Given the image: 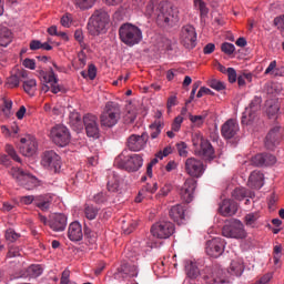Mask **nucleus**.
<instances>
[{
	"mask_svg": "<svg viewBox=\"0 0 284 284\" xmlns=\"http://www.w3.org/2000/svg\"><path fill=\"white\" fill-rule=\"evenodd\" d=\"M265 181V176L261 171H253L248 178V185L253 190H261L263 187Z\"/></svg>",
	"mask_w": 284,
	"mask_h": 284,
	"instance_id": "nucleus-27",
	"label": "nucleus"
},
{
	"mask_svg": "<svg viewBox=\"0 0 284 284\" xmlns=\"http://www.w3.org/2000/svg\"><path fill=\"white\" fill-rule=\"evenodd\" d=\"M41 165L47 168V170H53V172H59L61 170V156L57 154L53 150L45 151L42 154Z\"/></svg>",
	"mask_w": 284,
	"mask_h": 284,
	"instance_id": "nucleus-14",
	"label": "nucleus"
},
{
	"mask_svg": "<svg viewBox=\"0 0 284 284\" xmlns=\"http://www.w3.org/2000/svg\"><path fill=\"white\" fill-rule=\"evenodd\" d=\"M84 237L88 239L90 245H94V243H97V236L94 235V232L88 226H84Z\"/></svg>",
	"mask_w": 284,
	"mask_h": 284,
	"instance_id": "nucleus-53",
	"label": "nucleus"
},
{
	"mask_svg": "<svg viewBox=\"0 0 284 284\" xmlns=\"http://www.w3.org/2000/svg\"><path fill=\"white\" fill-rule=\"evenodd\" d=\"M176 148L180 156H187V144L185 142L178 143Z\"/></svg>",
	"mask_w": 284,
	"mask_h": 284,
	"instance_id": "nucleus-57",
	"label": "nucleus"
},
{
	"mask_svg": "<svg viewBox=\"0 0 284 284\" xmlns=\"http://www.w3.org/2000/svg\"><path fill=\"white\" fill-rule=\"evenodd\" d=\"M251 163L255 168H267L276 163V156L272 153H258L251 159Z\"/></svg>",
	"mask_w": 284,
	"mask_h": 284,
	"instance_id": "nucleus-20",
	"label": "nucleus"
},
{
	"mask_svg": "<svg viewBox=\"0 0 284 284\" xmlns=\"http://www.w3.org/2000/svg\"><path fill=\"white\" fill-rule=\"evenodd\" d=\"M6 239L9 241V243H14L16 241H19L21 239V234L16 233L13 229H8L6 231Z\"/></svg>",
	"mask_w": 284,
	"mask_h": 284,
	"instance_id": "nucleus-48",
	"label": "nucleus"
},
{
	"mask_svg": "<svg viewBox=\"0 0 284 284\" xmlns=\"http://www.w3.org/2000/svg\"><path fill=\"white\" fill-rule=\"evenodd\" d=\"M273 277L274 275L272 273H266L255 284H268Z\"/></svg>",
	"mask_w": 284,
	"mask_h": 284,
	"instance_id": "nucleus-63",
	"label": "nucleus"
},
{
	"mask_svg": "<svg viewBox=\"0 0 284 284\" xmlns=\"http://www.w3.org/2000/svg\"><path fill=\"white\" fill-rule=\"evenodd\" d=\"M170 219L174 221V223H178V225H181L183 221H185V207L181 204H176L172 206L169 211Z\"/></svg>",
	"mask_w": 284,
	"mask_h": 284,
	"instance_id": "nucleus-26",
	"label": "nucleus"
},
{
	"mask_svg": "<svg viewBox=\"0 0 284 284\" xmlns=\"http://www.w3.org/2000/svg\"><path fill=\"white\" fill-rule=\"evenodd\" d=\"M283 141V133H281V125L272 128L265 136L264 145L266 150H274Z\"/></svg>",
	"mask_w": 284,
	"mask_h": 284,
	"instance_id": "nucleus-18",
	"label": "nucleus"
},
{
	"mask_svg": "<svg viewBox=\"0 0 284 284\" xmlns=\"http://www.w3.org/2000/svg\"><path fill=\"white\" fill-rule=\"evenodd\" d=\"M28 273L30 274V276H32V278H37L41 276V274H43V268L39 264H32L31 266H29Z\"/></svg>",
	"mask_w": 284,
	"mask_h": 284,
	"instance_id": "nucleus-45",
	"label": "nucleus"
},
{
	"mask_svg": "<svg viewBox=\"0 0 284 284\" xmlns=\"http://www.w3.org/2000/svg\"><path fill=\"white\" fill-rule=\"evenodd\" d=\"M99 214V209L95 207L94 205H85L84 207V216L89 221H94Z\"/></svg>",
	"mask_w": 284,
	"mask_h": 284,
	"instance_id": "nucleus-41",
	"label": "nucleus"
},
{
	"mask_svg": "<svg viewBox=\"0 0 284 284\" xmlns=\"http://www.w3.org/2000/svg\"><path fill=\"white\" fill-rule=\"evenodd\" d=\"M245 271V266L241 262L233 261L230 265V274L232 276H242L243 272Z\"/></svg>",
	"mask_w": 284,
	"mask_h": 284,
	"instance_id": "nucleus-38",
	"label": "nucleus"
},
{
	"mask_svg": "<svg viewBox=\"0 0 284 284\" xmlns=\"http://www.w3.org/2000/svg\"><path fill=\"white\" fill-rule=\"evenodd\" d=\"M7 256L8 258H17V256H21V251L17 246H11Z\"/></svg>",
	"mask_w": 284,
	"mask_h": 284,
	"instance_id": "nucleus-61",
	"label": "nucleus"
},
{
	"mask_svg": "<svg viewBox=\"0 0 284 284\" xmlns=\"http://www.w3.org/2000/svg\"><path fill=\"white\" fill-rule=\"evenodd\" d=\"M219 212L222 216H234L239 212V204L234 200H223Z\"/></svg>",
	"mask_w": 284,
	"mask_h": 284,
	"instance_id": "nucleus-23",
	"label": "nucleus"
},
{
	"mask_svg": "<svg viewBox=\"0 0 284 284\" xmlns=\"http://www.w3.org/2000/svg\"><path fill=\"white\" fill-rule=\"evenodd\" d=\"M6 152L13 159V161H17V163H21V158H19V154H17V151L10 144L6 145Z\"/></svg>",
	"mask_w": 284,
	"mask_h": 284,
	"instance_id": "nucleus-55",
	"label": "nucleus"
},
{
	"mask_svg": "<svg viewBox=\"0 0 284 284\" xmlns=\"http://www.w3.org/2000/svg\"><path fill=\"white\" fill-rule=\"evenodd\" d=\"M196 180L189 178L180 189V196L184 203H192L194 201V192L196 191Z\"/></svg>",
	"mask_w": 284,
	"mask_h": 284,
	"instance_id": "nucleus-17",
	"label": "nucleus"
},
{
	"mask_svg": "<svg viewBox=\"0 0 284 284\" xmlns=\"http://www.w3.org/2000/svg\"><path fill=\"white\" fill-rule=\"evenodd\" d=\"M209 85L210 88H212V90H216V92H221L222 90H225V83L216 79L211 80Z\"/></svg>",
	"mask_w": 284,
	"mask_h": 284,
	"instance_id": "nucleus-52",
	"label": "nucleus"
},
{
	"mask_svg": "<svg viewBox=\"0 0 284 284\" xmlns=\"http://www.w3.org/2000/svg\"><path fill=\"white\" fill-rule=\"evenodd\" d=\"M99 118L92 113H88L83 116V126L85 128L87 136L90 139H99Z\"/></svg>",
	"mask_w": 284,
	"mask_h": 284,
	"instance_id": "nucleus-15",
	"label": "nucleus"
},
{
	"mask_svg": "<svg viewBox=\"0 0 284 284\" xmlns=\"http://www.w3.org/2000/svg\"><path fill=\"white\" fill-rule=\"evenodd\" d=\"M148 143V133L132 134L128 138L126 145L131 152H141Z\"/></svg>",
	"mask_w": 284,
	"mask_h": 284,
	"instance_id": "nucleus-19",
	"label": "nucleus"
},
{
	"mask_svg": "<svg viewBox=\"0 0 284 284\" xmlns=\"http://www.w3.org/2000/svg\"><path fill=\"white\" fill-rule=\"evenodd\" d=\"M52 203V196L51 195H37L36 196V206L39 207V210L45 211L50 210V204Z\"/></svg>",
	"mask_w": 284,
	"mask_h": 284,
	"instance_id": "nucleus-31",
	"label": "nucleus"
},
{
	"mask_svg": "<svg viewBox=\"0 0 284 284\" xmlns=\"http://www.w3.org/2000/svg\"><path fill=\"white\" fill-rule=\"evenodd\" d=\"M185 272L186 276L191 278L192 281L199 278L201 276V271L199 270V266H196V263L194 262H189L185 265Z\"/></svg>",
	"mask_w": 284,
	"mask_h": 284,
	"instance_id": "nucleus-34",
	"label": "nucleus"
},
{
	"mask_svg": "<svg viewBox=\"0 0 284 284\" xmlns=\"http://www.w3.org/2000/svg\"><path fill=\"white\" fill-rule=\"evenodd\" d=\"M9 174L14 179L18 185H21L24 190H37V187L41 185V180H38L37 176L32 175L30 172L23 171V169L12 168Z\"/></svg>",
	"mask_w": 284,
	"mask_h": 284,
	"instance_id": "nucleus-4",
	"label": "nucleus"
},
{
	"mask_svg": "<svg viewBox=\"0 0 284 284\" xmlns=\"http://www.w3.org/2000/svg\"><path fill=\"white\" fill-rule=\"evenodd\" d=\"M37 88V80L30 79L23 81V90L27 92V94H34V90Z\"/></svg>",
	"mask_w": 284,
	"mask_h": 284,
	"instance_id": "nucleus-42",
	"label": "nucleus"
},
{
	"mask_svg": "<svg viewBox=\"0 0 284 284\" xmlns=\"http://www.w3.org/2000/svg\"><path fill=\"white\" fill-rule=\"evenodd\" d=\"M181 123H183V116L178 115L172 123L171 130L173 132H179V130H181Z\"/></svg>",
	"mask_w": 284,
	"mask_h": 284,
	"instance_id": "nucleus-58",
	"label": "nucleus"
},
{
	"mask_svg": "<svg viewBox=\"0 0 284 284\" xmlns=\"http://www.w3.org/2000/svg\"><path fill=\"white\" fill-rule=\"evenodd\" d=\"M174 223L165 220H161L152 225L151 234L155 239H170L174 234Z\"/></svg>",
	"mask_w": 284,
	"mask_h": 284,
	"instance_id": "nucleus-9",
	"label": "nucleus"
},
{
	"mask_svg": "<svg viewBox=\"0 0 284 284\" xmlns=\"http://www.w3.org/2000/svg\"><path fill=\"white\" fill-rule=\"evenodd\" d=\"M12 43V32L8 30V27H0V45L8 48Z\"/></svg>",
	"mask_w": 284,
	"mask_h": 284,
	"instance_id": "nucleus-32",
	"label": "nucleus"
},
{
	"mask_svg": "<svg viewBox=\"0 0 284 284\" xmlns=\"http://www.w3.org/2000/svg\"><path fill=\"white\" fill-rule=\"evenodd\" d=\"M119 37L120 41H122L124 45H129V48H132L141 43L143 39V32L140 30L139 27L126 22L121 24V27L119 28Z\"/></svg>",
	"mask_w": 284,
	"mask_h": 284,
	"instance_id": "nucleus-2",
	"label": "nucleus"
},
{
	"mask_svg": "<svg viewBox=\"0 0 284 284\" xmlns=\"http://www.w3.org/2000/svg\"><path fill=\"white\" fill-rule=\"evenodd\" d=\"M136 121V111L134 109H129L124 115V123L130 125V123H134Z\"/></svg>",
	"mask_w": 284,
	"mask_h": 284,
	"instance_id": "nucleus-51",
	"label": "nucleus"
},
{
	"mask_svg": "<svg viewBox=\"0 0 284 284\" xmlns=\"http://www.w3.org/2000/svg\"><path fill=\"white\" fill-rule=\"evenodd\" d=\"M195 8H199L200 10V17L201 19H205L207 14H210V9L207 8V4L203 0H194Z\"/></svg>",
	"mask_w": 284,
	"mask_h": 284,
	"instance_id": "nucleus-40",
	"label": "nucleus"
},
{
	"mask_svg": "<svg viewBox=\"0 0 284 284\" xmlns=\"http://www.w3.org/2000/svg\"><path fill=\"white\" fill-rule=\"evenodd\" d=\"M110 23V14L103 9L95 10L89 19L88 32L91 37H99L105 30V26Z\"/></svg>",
	"mask_w": 284,
	"mask_h": 284,
	"instance_id": "nucleus-3",
	"label": "nucleus"
},
{
	"mask_svg": "<svg viewBox=\"0 0 284 284\" xmlns=\"http://www.w3.org/2000/svg\"><path fill=\"white\" fill-rule=\"evenodd\" d=\"M39 77H40L42 83L51 84V92L53 94H59V92H62L63 94H65V92H68V90L65 89V87H63V84H58L59 78H57V74H54V70L50 69L49 73L41 70L39 72Z\"/></svg>",
	"mask_w": 284,
	"mask_h": 284,
	"instance_id": "nucleus-11",
	"label": "nucleus"
},
{
	"mask_svg": "<svg viewBox=\"0 0 284 284\" xmlns=\"http://www.w3.org/2000/svg\"><path fill=\"white\" fill-rule=\"evenodd\" d=\"M174 41L170 40L168 37L159 36L156 38V45L159 50H165L168 52L172 51L174 45Z\"/></svg>",
	"mask_w": 284,
	"mask_h": 284,
	"instance_id": "nucleus-33",
	"label": "nucleus"
},
{
	"mask_svg": "<svg viewBox=\"0 0 284 284\" xmlns=\"http://www.w3.org/2000/svg\"><path fill=\"white\" fill-rule=\"evenodd\" d=\"M222 236H225L226 239H245L247 233L245 232L243 222L236 219H231L225 222V225L222 229Z\"/></svg>",
	"mask_w": 284,
	"mask_h": 284,
	"instance_id": "nucleus-7",
	"label": "nucleus"
},
{
	"mask_svg": "<svg viewBox=\"0 0 284 284\" xmlns=\"http://www.w3.org/2000/svg\"><path fill=\"white\" fill-rule=\"evenodd\" d=\"M106 187L109 192H119L120 182L115 172H111L108 176Z\"/></svg>",
	"mask_w": 284,
	"mask_h": 284,
	"instance_id": "nucleus-35",
	"label": "nucleus"
},
{
	"mask_svg": "<svg viewBox=\"0 0 284 284\" xmlns=\"http://www.w3.org/2000/svg\"><path fill=\"white\" fill-rule=\"evenodd\" d=\"M136 225L138 224L135 221H131L129 224L125 223V221H123V225H122L123 233L126 235L132 233L133 231L136 230Z\"/></svg>",
	"mask_w": 284,
	"mask_h": 284,
	"instance_id": "nucleus-54",
	"label": "nucleus"
},
{
	"mask_svg": "<svg viewBox=\"0 0 284 284\" xmlns=\"http://www.w3.org/2000/svg\"><path fill=\"white\" fill-rule=\"evenodd\" d=\"M118 168L125 170L126 172H139L143 168V155L131 154L124 156L118 161Z\"/></svg>",
	"mask_w": 284,
	"mask_h": 284,
	"instance_id": "nucleus-8",
	"label": "nucleus"
},
{
	"mask_svg": "<svg viewBox=\"0 0 284 284\" xmlns=\"http://www.w3.org/2000/svg\"><path fill=\"white\" fill-rule=\"evenodd\" d=\"M68 239L73 243H79V241L83 240V227L79 222H72L69 225Z\"/></svg>",
	"mask_w": 284,
	"mask_h": 284,
	"instance_id": "nucleus-25",
	"label": "nucleus"
},
{
	"mask_svg": "<svg viewBox=\"0 0 284 284\" xmlns=\"http://www.w3.org/2000/svg\"><path fill=\"white\" fill-rule=\"evenodd\" d=\"M97 0H74V3L80 10H90Z\"/></svg>",
	"mask_w": 284,
	"mask_h": 284,
	"instance_id": "nucleus-46",
	"label": "nucleus"
},
{
	"mask_svg": "<svg viewBox=\"0 0 284 284\" xmlns=\"http://www.w3.org/2000/svg\"><path fill=\"white\" fill-rule=\"evenodd\" d=\"M180 41L186 50H194V48H196V29L194 26L186 24L182 27Z\"/></svg>",
	"mask_w": 284,
	"mask_h": 284,
	"instance_id": "nucleus-10",
	"label": "nucleus"
},
{
	"mask_svg": "<svg viewBox=\"0 0 284 284\" xmlns=\"http://www.w3.org/2000/svg\"><path fill=\"white\" fill-rule=\"evenodd\" d=\"M214 275L217 284H230L233 281L230 270L215 268Z\"/></svg>",
	"mask_w": 284,
	"mask_h": 284,
	"instance_id": "nucleus-28",
	"label": "nucleus"
},
{
	"mask_svg": "<svg viewBox=\"0 0 284 284\" xmlns=\"http://www.w3.org/2000/svg\"><path fill=\"white\" fill-rule=\"evenodd\" d=\"M266 114L268 119H275V116L278 114L281 106L278 105V102L271 100L266 102Z\"/></svg>",
	"mask_w": 284,
	"mask_h": 284,
	"instance_id": "nucleus-36",
	"label": "nucleus"
},
{
	"mask_svg": "<svg viewBox=\"0 0 284 284\" xmlns=\"http://www.w3.org/2000/svg\"><path fill=\"white\" fill-rule=\"evenodd\" d=\"M19 150L23 156H34L37 150H39L37 138L28 135L27 138L20 139Z\"/></svg>",
	"mask_w": 284,
	"mask_h": 284,
	"instance_id": "nucleus-16",
	"label": "nucleus"
},
{
	"mask_svg": "<svg viewBox=\"0 0 284 284\" xmlns=\"http://www.w3.org/2000/svg\"><path fill=\"white\" fill-rule=\"evenodd\" d=\"M122 272L123 274H126V276H130L131 278H134V276L139 275V272L136 271V266L130 265V264H124L122 266Z\"/></svg>",
	"mask_w": 284,
	"mask_h": 284,
	"instance_id": "nucleus-44",
	"label": "nucleus"
},
{
	"mask_svg": "<svg viewBox=\"0 0 284 284\" xmlns=\"http://www.w3.org/2000/svg\"><path fill=\"white\" fill-rule=\"evenodd\" d=\"M19 83H21V80L19 79V75L17 74V72L14 74H11L8 79H7V85L8 88H19Z\"/></svg>",
	"mask_w": 284,
	"mask_h": 284,
	"instance_id": "nucleus-49",
	"label": "nucleus"
},
{
	"mask_svg": "<svg viewBox=\"0 0 284 284\" xmlns=\"http://www.w3.org/2000/svg\"><path fill=\"white\" fill-rule=\"evenodd\" d=\"M199 156H202L207 163H212L216 159V153L214 152V146L209 140L202 141L200 150L197 151Z\"/></svg>",
	"mask_w": 284,
	"mask_h": 284,
	"instance_id": "nucleus-22",
	"label": "nucleus"
},
{
	"mask_svg": "<svg viewBox=\"0 0 284 284\" xmlns=\"http://www.w3.org/2000/svg\"><path fill=\"white\" fill-rule=\"evenodd\" d=\"M260 216L261 215H258V213L246 214L244 217L245 225H247L250 227H254V225H256V222L258 221Z\"/></svg>",
	"mask_w": 284,
	"mask_h": 284,
	"instance_id": "nucleus-43",
	"label": "nucleus"
},
{
	"mask_svg": "<svg viewBox=\"0 0 284 284\" xmlns=\"http://www.w3.org/2000/svg\"><path fill=\"white\" fill-rule=\"evenodd\" d=\"M205 252L207 256L219 258V256H222L223 252H225V240L221 237L209 240L205 244Z\"/></svg>",
	"mask_w": 284,
	"mask_h": 284,
	"instance_id": "nucleus-12",
	"label": "nucleus"
},
{
	"mask_svg": "<svg viewBox=\"0 0 284 284\" xmlns=\"http://www.w3.org/2000/svg\"><path fill=\"white\" fill-rule=\"evenodd\" d=\"M261 103H263L261 97L255 95L246 109L251 110L252 112H258V110H261Z\"/></svg>",
	"mask_w": 284,
	"mask_h": 284,
	"instance_id": "nucleus-47",
	"label": "nucleus"
},
{
	"mask_svg": "<svg viewBox=\"0 0 284 284\" xmlns=\"http://www.w3.org/2000/svg\"><path fill=\"white\" fill-rule=\"evenodd\" d=\"M69 283H70V270L65 268L62 272L60 284H69Z\"/></svg>",
	"mask_w": 284,
	"mask_h": 284,
	"instance_id": "nucleus-64",
	"label": "nucleus"
},
{
	"mask_svg": "<svg viewBox=\"0 0 284 284\" xmlns=\"http://www.w3.org/2000/svg\"><path fill=\"white\" fill-rule=\"evenodd\" d=\"M121 119V105L116 102H108L100 116V123L104 128H114Z\"/></svg>",
	"mask_w": 284,
	"mask_h": 284,
	"instance_id": "nucleus-5",
	"label": "nucleus"
},
{
	"mask_svg": "<svg viewBox=\"0 0 284 284\" xmlns=\"http://www.w3.org/2000/svg\"><path fill=\"white\" fill-rule=\"evenodd\" d=\"M22 65L24 68H28L29 70H36L37 62L34 61V59L26 58L22 62Z\"/></svg>",
	"mask_w": 284,
	"mask_h": 284,
	"instance_id": "nucleus-60",
	"label": "nucleus"
},
{
	"mask_svg": "<svg viewBox=\"0 0 284 284\" xmlns=\"http://www.w3.org/2000/svg\"><path fill=\"white\" fill-rule=\"evenodd\" d=\"M68 226V217L64 214H55L50 217V229L53 232H63Z\"/></svg>",
	"mask_w": 284,
	"mask_h": 284,
	"instance_id": "nucleus-24",
	"label": "nucleus"
},
{
	"mask_svg": "<svg viewBox=\"0 0 284 284\" xmlns=\"http://www.w3.org/2000/svg\"><path fill=\"white\" fill-rule=\"evenodd\" d=\"M151 132V139H159V134H161V131L163 128H165V123L161 120H155L152 124L149 125Z\"/></svg>",
	"mask_w": 284,
	"mask_h": 284,
	"instance_id": "nucleus-37",
	"label": "nucleus"
},
{
	"mask_svg": "<svg viewBox=\"0 0 284 284\" xmlns=\"http://www.w3.org/2000/svg\"><path fill=\"white\" fill-rule=\"evenodd\" d=\"M69 123L75 132H81L83 130V120L81 119V113L77 111L70 113Z\"/></svg>",
	"mask_w": 284,
	"mask_h": 284,
	"instance_id": "nucleus-30",
	"label": "nucleus"
},
{
	"mask_svg": "<svg viewBox=\"0 0 284 284\" xmlns=\"http://www.w3.org/2000/svg\"><path fill=\"white\" fill-rule=\"evenodd\" d=\"M179 8L168 0H162L154 12L156 24L160 28H174L179 23Z\"/></svg>",
	"mask_w": 284,
	"mask_h": 284,
	"instance_id": "nucleus-1",
	"label": "nucleus"
},
{
	"mask_svg": "<svg viewBox=\"0 0 284 284\" xmlns=\"http://www.w3.org/2000/svg\"><path fill=\"white\" fill-rule=\"evenodd\" d=\"M203 281L206 284H217L216 282V275L214 274V271L203 276Z\"/></svg>",
	"mask_w": 284,
	"mask_h": 284,
	"instance_id": "nucleus-59",
	"label": "nucleus"
},
{
	"mask_svg": "<svg viewBox=\"0 0 284 284\" xmlns=\"http://www.w3.org/2000/svg\"><path fill=\"white\" fill-rule=\"evenodd\" d=\"M206 119L207 111H204L201 115H192V113H189V120L195 125V128H202Z\"/></svg>",
	"mask_w": 284,
	"mask_h": 284,
	"instance_id": "nucleus-39",
	"label": "nucleus"
},
{
	"mask_svg": "<svg viewBox=\"0 0 284 284\" xmlns=\"http://www.w3.org/2000/svg\"><path fill=\"white\" fill-rule=\"evenodd\" d=\"M185 172L192 176L191 179H201L205 172V165H203V161L196 158H189L185 161Z\"/></svg>",
	"mask_w": 284,
	"mask_h": 284,
	"instance_id": "nucleus-13",
	"label": "nucleus"
},
{
	"mask_svg": "<svg viewBox=\"0 0 284 284\" xmlns=\"http://www.w3.org/2000/svg\"><path fill=\"white\" fill-rule=\"evenodd\" d=\"M231 194L235 201H244V199H254L255 196L254 192L245 187H236L232 191Z\"/></svg>",
	"mask_w": 284,
	"mask_h": 284,
	"instance_id": "nucleus-29",
	"label": "nucleus"
},
{
	"mask_svg": "<svg viewBox=\"0 0 284 284\" xmlns=\"http://www.w3.org/2000/svg\"><path fill=\"white\" fill-rule=\"evenodd\" d=\"M49 138L54 145L58 148H65L72 141V134H70V129L63 124H55L51 128Z\"/></svg>",
	"mask_w": 284,
	"mask_h": 284,
	"instance_id": "nucleus-6",
	"label": "nucleus"
},
{
	"mask_svg": "<svg viewBox=\"0 0 284 284\" xmlns=\"http://www.w3.org/2000/svg\"><path fill=\"white\" fill-rule=\"evenodd\" d=\"M94 203L101 204L105 203L108 201V193L105 192H100L93 196Z\"/></svg>",
	"mask_w": 284,
	"mask_h": 284,
	"instance_id": "nucleus-56",
	"label": "nucleus"
},
{
	"mask_svg": "<svg viewBox=\"0 0 284 284\" xmlns=\"http://www.w3.org/2000/svg\"><path fill=\"white\" fill-rule=\"evenodd\" d=\"M239 122L235 119H229L222 126H221V134L224 139L230 140L234 139L236 134H239Z\"/></svg>",
	"mask_w": 284,
	"mask_h": 284,
	"instance_id": "nucleus-21",
	"label": "nucleus"
},
{
	"mask_svg": "<svg viewBox=\"0 0 284 284\" xmlns=\"http://www.w3.org/2000/svg\"><path fill=\"white\" fill-rule=\"evenodd\" d=\"M221 51L224 54H227L229 57H231V54L236 51V47H234L233 43L224 42L221 44Z\"/></svg>",
	"mask_w": 284,
	"mask_h": 284,
	"instance_id": "nucleus-50",
	"label": "nucleus"
},
{
	"mask_svg": "<svg viewBox=\"0 0 284 284\" xmlns=\"http://www.w3.org/2000/svg\"><path fill=\"white\" fill-rule=\"evenodd\" d=\"M172 154V146H166L163 151H160L155 154V156L160 160H163L164 156H170Z\"/></svg>",
	"mask_w": 284,
	"mask_h": 284,
	"instance_id": "nucleus-62",
	"label": "nucleus"
}]
</instances>
